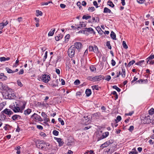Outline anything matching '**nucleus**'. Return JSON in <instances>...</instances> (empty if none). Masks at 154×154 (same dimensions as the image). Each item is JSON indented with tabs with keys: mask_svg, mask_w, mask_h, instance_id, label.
I'll list each match as a JSON object with an SVG mask.
<instances>
[{
	"mask_svg": "<svg viewBox=\"0 0 154 154\" xmlns=\"http://www.w3.org/2000/svg\"><path fill=\"white\" fill-rule=\"evenodd\" d=\"M2 112L5 114L8 115L9 116H10L11 115L13 114V112L11 109H6L4 110Z\"/></svg>",
	"mask_w": 154,
	"mask_h": 154,
	"instance_id": "9",
	"label": "nucleus"
},
{
	"mask_svg": "<svg viewBox=\"0 0 154 154\" xmlns=\"http://www.w3.org/2000/svg\"><path fill=\"white\" fill-rule=\"evenodd\" d=\"M116 62L115 61L113 60L112 59L111 60V64L112 66H114L116 64Z\"/></svg>",
	"mask_w": 154,
	"mask_h": 154,
	"instance_id": "57",
	"label": "nucleus"
},
{
	"mask_svg": "<svg viewBox=\"0 0 154 154\" xmlns=\"http://www.w3.org/2000/svg\"><path fill=\"white\" fill-rule=\"evenodd\" d=\"M93 4L94 6H95L96 8H97L98 7V4L97 3V2L96 1H94L93 2Z\"/></svg>",
	"mask_w": 154,
	"mask_h": 154,
	"instance_id": "51",
	"label": "nucleus"
},
{
	"mask_svg": "<svg viewBox=\"0 0 154 154\" xmlns=\"http://www.w3.org/2000/svg\"><path fill=\"white\" fill-rule=\"evenodd\" d=\"M79 26L81 27H85L86 26V24L83 22L82 24H80L79 25Z\"/></svg>",
	"mask_w": 154,
	"mask_h": 154,
	"instance_id": "54",
	"label": "nucleus"
},
{
	"mask_svg": "<svg viewBox=\"0 0 154 154\" xmlns=\"http://www.w3.org/2000/svg\"><path fill=\"white\" fill-rule=\"evenodd\" d=\"M4 25L3 22H2L0 23V29H2L4 27Z\"/></svg>",
	"mask_w": 154,
	"mask_h": 154,
	"instance_id": "48",
	"label": "nucleus"
},
{
	"mask_svg": "<svg viewBox=\"0 0 154 154\" xmlns=\"http://www.w3.org/2000/svg\"><path fill=\"white\" fill-rule=\"evenodd\" d=\"M144 62V60H142L139 61V62H137L136 64L137 65H140L141 66V63H143V62Z\"/></svg>",
	"mask_w": 154,
	"mask_h": 154,
	"instance_id": "43",
	"label": "nucleus"
},
{
	"mask_svg": "<svg viewBox=\"0 0 154 154\" xmlns=\"http://www.w3.org/2000/svg\"><path fill=\"white\" fill-rule=\"evenodd\" d=\"M56 138L57 141L58 143L59 146H61L63 145V142L62 141L61 139L60 138Z\"/></svg>",
	"mask_w": 154,
	"mask_h": 154,
	"instance_id": "21",
	"label": "nucleus"
},
{
	"mask_svg": "<svg viewBox=\"0 0 154 154\" xmlns=\"http://www.w3.org/2000/svg\"><path fill=\"white\" fill-rule=\"evenodd\" d=\"M91 88L93 90H94V89H95L97 90H99L98 86L97 85H93L91 86Z\"/></svg>",
	"mask_w": 154,
	"mask_h": 154,
	"instance_id": "42",
	"label": "nucleus"
},
{
	"mask_svg": "<svg viewBox=\"0 0 154 154\" xmlns=\"http://www.w3.org/2000/svg\"><path fill=\"white\" fill-rule=\"evenodd\" d=\"M148 82V80L147 79H141L139 80L136 81L135 83L136 84H142L143 83H146Z\"/></svg>",
	"mask_w": 154,
	"mask_h": 154,
	"instance_id": "10",
	"label": "nucleus"
},
{
	"mask_svg": "<svg viewBox=\"0 0 154 154\" xmlns=\"http://www.w3.org/2000/svg\"><path fill=\"white\" fill-rule=\"evenodd\" d=\"M106 142L107 143V144H108L107 146H108L109 145H110L113 143V141L112 140H109V141H107Z\"/></svg>",
	"mask_w": 154,
	"mask_h": 154,
	"instance_id": "55",
	"label": "nucleus"
},
{
	"mask_svg": "<svg viewBox=\"0 0 154 154\" xmlns=\"http://www.w3.org/2000/svg\"><path fill=\"white\" fill-rule=\"evenodd\" d=\"M113 89H115L118 92H119L121 91V89L119 88L116 85H114L112 86Z\"/></svg>",
	"mask_w": 154,
	"mask_h": 154,
	"instance_id": "31",
	"label": "nucleus"
},
{
	"mask_svg": "<svg viewBox=\"0 0 154 154\" xmlns=\"http://www.w3.org/2000/svg\"><path fill=\"white\" fill-rule=\"evenodd\" d=\"M8 126H9V125L7 124L5 125V126L3 128L6 131L8 129Z\"/></svg>",
	"mask_w": 154,
	"mask_h": 154,
	"instance_id": "59",
	"label": "nucleus"
},
{
	"mask_svg": "<svg viewBox=\"0 0 154 154\" xmlns=\"http://www.w3.org/2000/svg\"><path fill=\"white\" fill-rule=\"evenodd\" d=\"M107 4L109 6L112 8L114 6V5L113 4L112 2L110 0L108 1Z\"/></svg>",
	"mask_w": 154,
	"mask_h": 154,
	"instance_id": "30",
	"label": "nucleus"
},
{
	"mask_svg": "<svg viewBox=\"0 0 154 154\" xmlns=\"http://www.w3.org/2000/svg\"><path fill=\"white\" fill-rule=\"evenodd\" d=\"M11 108V109H12L13 110V111L15 112H19L20 111L21 112H22V111H20V108L19 107L15 106L14 107L12 106V107Z\"/></svg>",
	"mask_w": 154,
	"mask_h": 154,
	"instance_id": "13",
	"label": "nucleus"
},
{
	"mask_svg": "<svg viewBox=\"0 0 154 154\" xmlns=\"http://www.w3.org/2000/svg\"><path fill=\"white\" fill-rule=\"evenodd\" d=\"M31 110L30 109H28L24 111V114L25 115H28L31 112Z\"/></svg>",
	"mask_w": 154,
	"mask_h": 154,
	"instance_id": "23",
	"label": "nucleus"
},
{
	"mask_svg": "<svg viewBox=\"0 0 154 154\" xmlns=\"http://www.w3.org/2000/svg\"><path fill=\"white\" fill-rule=\"evenodd\" d=\"M41 79L43 82L47 83L51 79L50 75L44 74L42 75Z\"/></svg>",
	"mask_w": 154,
	"mask_h": 154,
	"instance_id": "4",
	"label": "nucleus"
},
{
	"mask_svg": "<svg viewBox=\"0 0 154 154\" xmlns=\"http://www.w3.org/2000/svg\"><path fill=\"white\" fill-rule=\"evenodd\" d=\"M106 45L107 47L108 48H109V49H111L112 47H111V45L110 44L109 42L108 41L106 42Z\"/></svg>",
	"mask_w": 154,
	"mask_h": 154,
	"instance_id": "40",
	"label": "nucleus"
},
{
	"mask_svg": "<svg viewBox=\"0 0 154 154\" xmlns=\"http://www.w3.org/2000/svg\"><path fill=\"white\" fill-rule=\"evenodd\" d=\"M135 63V61L134 60H132L130 61L128 65V67H130L131 65Z\"/></svg>",
	"mask_w": 154,
	"mask_h": 154,
	"instance_id": "34",
	"label": "nucleus"
},
{
	"mask_svg": "<svg viewBox=\"0 0 154 154\" xmlns=\"http://www.w3.org/2000/svg\"><path fill=\"white\" fill-rule=\"evenodd\" d=\"M134 129V127L133 126H131L130 127L129 129H128L130 131H132Z\"/></svg>",
	"mask_w": 154,
	"mask_h": 154,
	"instance_id": "60",
	"label": "nucleus"
},
{
	"mask_svg": "<svg viewBox=\"0 0 154 154\" xmlns=\"http://www.w3.org/2000/svg\"><path fill=\"white\" fill-rule=\"evenodd\" d=\"M36 12L37 14L36 15L37 16H38L39 15L42 16V13L41 11H40L39 10H36Z\"/></svg>",
	"mask_w": 154,
	"mask_h": 154,
	"instance_id": "38",
	"label": "nucleus"
},
{
	"mask_svg": "<svg viewBox=\"0 0 154 154\" xmlns=\"http://www.w3.org/2000/svg\"><path fill=\"white\" fill-rule=\"evenodd\" d=\"M137 79L138 78H136V76H135L134 77V79L133 80H132L131 82V84L134 83V82L136 81L137 80Z\"/></svg>",
	"mask_w": 154,
	"mask_h": 154,
	"instance_id": "58",
	"label": "nucleus"
},
{
	"mask_svg": "<svg viewBox=\"0 0 154 154\" xmlns=\"http://www.w3.org/2000/svg\"><path fill=\"white\" fill-rule=\"evenodd\" d=\"M85 30H87V32H91V33H94V34L95 33V32L94 31L93 29L91 27L85 28Z\"/></svg>",
	"mask_w": 154,
	"mask_h": 154,
	"instance_id": "20",
	"label": "nucleus"
},
{
	"mask_svg": "<svg viewBox=\"0 0 154 154\" xmlns=\"http://www.w3.org/2000/svg\"><path fill=\"white\" fill-rule=\"evenodd\" d=\"M91 18L90 16H87L86 15H84L83 16L82 18L83 19L88 20Z\"/></svg>",
	"mask_w": 154,
	"mask_h": 154,
	"instance_id": "33",
	"label": "nucleus"
},
{
	"mask_svg": "<svg viewBox=\"0 0 154 154\" xmlns=\"http://www.w3.org/2000/svg\"><path fill=\"white\" fill-rule=\"evenodd\" d=\"M84 118L85 119L86 121L85 122V124L86 125L88 124L91 122V117L87 116H84Z\"/></svg>",
	"mask_w": 154,
	"mask_h": 154,
	"instance_id": "14",
	"label": "nucleus"
},
{
	"mask_svg": "<svg viewBox=\"0 0 154 154\" xmlns=\"http://www.w3.org/2000/svg\"><path fill=\"white\" fill-rule=\"evenodd\" d=\"M17 84L20 87H22L23 86V84L20 81H17Z\"/></svg>",
	"mask_w": 154,
	"mask_h": 154,
	"instance_id": "52",
	"label": "nucleus"
},
{
	"mask_svg": "<svg viewBox=\"0 0 154 154\" xmlns=\"http://www.w3.org/2000/svg\"><path fill=\"white\" fill-rule=\"evenodd\" d=\"M59 132L56 130H54L53 131V134L54 135L57 136L59 134Z\"/></svg>",
	"mask_w": 154,
	"mask_h": 154,
	"instance_id": "44",
	"label": "nucleus"
},
{
	"mask_svg": "<svg viewBox=\"0 0 154 154\" xmlns=\"http://www.w3.org/2000/svg\"><path fill=\"white\" fill-rule=\"evenodd\" d=\"M44 145L42 143H38L37 145V146L38 148H41V149H43L44 148Z\"/></svg>",
	"mask_w": 154,
	"mask_h": 154,
	"instance_id": "28",
	"label": "nucleus"
},
{
	"mask_svg": "<svg viewBox=\"0 0 154 154\" xmlns=\"http://www.w3.org/2000/svg\"><path fill=\"white\" fill-rule=\"evenodd\" d=\"M37 127L38 129L40 130H42L43 129L42 126L40 125H37Z\"/></svg>",
	"mask_w": 154,
	"mask_h": 154,
	"instance_id": "64",
	"label": "nucleus"
},
{
	"mask_svg": "<svg viewBox=\"0 0 154 154\" xmlns=\"http://www.w3.org/2000/svg\"><path fill=\"white\" fill-rule=\"evenodd\" d=\"M31 118H33L36 120H38L40 121H42V119L41 117L39 116L37 114L35 113H34L31 116Z\"/></svg>",
	"mask_w": 154,
	"mask_h": 154,
	"instance_id": "8",
	"label": "nucleus"
},
{
	"mask_svg": "<svg viewBox=\"0 0 154 154\" xmlns=\"http://www.w3.org/2000/svg\"><path fill=\"white\" fill-rule=\"evenodd\" d=\"M88 80L91 81L96 82L100 81L104 79V77L103 75H100L95 76H88L87 78Z\"/></svg>",
	"mask_w": 154,
	"mask_h": 154,
	"instance_id": "1",
	"label": "nucleus"
},
{
	"mask_svg": "<svg viewBox=\"0 0 154 154\" xmlns=\"http://www.w3.org/2000/svg\"><path fill=\"white\" fill-rule=\"evenodd\" d=\"M47 53L48 52L47 51H46L45 53V55L44 56V57L43 59V60L44 61H45V59L47 58Z\"/></svg>",
	"mask_w": 154,
	"mask_h": 154,
	"instance_id": "46",
	"label": "nucleus"
},
{
	"mask_svg": "<svg viewBox=\"0 0 154 154\" xmlns=\"http://www.w3.org/2000/svg\"><path fill=\"white\" fill-rule=\"evenodd\" d=\"M7 77L4 75L3 73H1L0 74V79L2 81H5L7 79Z\"/></svg>",
	"mask_w": 154,
	"mask_h": 154,
	"instance_id": "16",
	"label": "nucleus"
},
{
	"mask_svg": "<svg viewBox=\"0 0 154 154\" xmlns=\"http://www.w3.org/2000/svg\"><path fill=\"white\" fill-rule=\"evenodd\" d=\"M137 152L136 151V150H135L134 151H132L131 152H130L129 154H137Z\"/></svg>",
	"mask_w": 154,
	"mask_h": 154,
	"instance_id": "53",
	"label": "nucleus"
},
{
	"mask_svg": "<svg viewBox=\"0 0 154 154\" xmlns=\"http://www.w3.org/2000/svg\"><path fill=\"white\" fill-rule=\"evenodd\" d=\"M85 93L87 97L89 96L91 94V91L90 89H87L85 91Z\"/></svg>",
	"mask_w": 154,
	"mask_h": 154,
	"instance_id": "19",
	"label": "nucleus"
},
{
	"mask_svg": "<svg viewBox=\"0 0 154 154\" xmlns=\"http://www.w3.org/2000/svg\"><path fill=\"white\" fill-rule=\"evenodd\" d=\"M75 47L74 46H71L68 51V55L69 57L72 58L74 57L75 52Z\"/></svg>",
	"mask_w": 154,
	"mask_h": 154,
	"instance_id": "2",
	"label": "nucleus"
},
{
	"mask_svg": "<svg viewBox=\"0 0 154 154\" xmlns=\"http://www.w3.org/2000/svg\"><path fill=\"white\" fill-rule=\"evenodd\" d=\"M60 6L61 8H64L66 7V5L64 4H60Z\"/></svg>",
	"mask_w": 154,
	"mask_h": 154,
	"instance_id": "63",
	"label": "nucleus"
},
{
	"mask_svg": "<svg viewBox=\"0 0 154 154\" xmlns=\"http://www.w3.org/2000/svg\"><path fill=\"white\" fill-rule=\"evenodd\" d=\"M63 36V35L61 34H59L58 36L55 37V39L56 41H58L61 39Z\"/></svg>",
	"mask_w": 154,
	"mask_h": 154,
	"instance_id": "17",
	"label": "nucleus"
},
{
	"mask_svg": "<svg viewBox=\"0 0 154 154\" xmlns=\"http://www.w3.org/2000/svg\"><path fill=\"white\" fill-rule=\"evenodd\" d=\"M24 72L23 69H21L17 73V74L18 75H22L23 74Z\"/></svg>",
	"mask_w": 154,
	"mask_h": 154,
	"instance_id": "47",
	"label": "nucleus"
},
{
	"mask_svg": "<svg viewBox=\"0 0 154 154\" xmlns=\"http://www.w3.org/2000/svg\"><path fill=\"white\" fill-rule=\"evenodd\" d=\"M149 115H151L152 116V118H153L154 116L153 114L154 113V109L152 108L149 111Z\"/></svg>",
	"mask_w": 154,
	"mask_h": 154,
	"instance_id": "25",
	"label": "nucleus"
},
{
	"mask_svg": "<svg viewBox=\"0 0 154 154\" xmlns=\"http://www.w3.org/2000/svg\"><path fill=\"white\" fill-rule=\"evenodd\" d=\"M154 119L152 118V116L151 115L148 116H145L143 121H144L143 123L144 124H149L150 123H153Z\"/></svg>",
	"mask_w": 154,
	"mask_h": 154,
	"instance_id": "3",
	"label": "nucleus"
},
{
	"mask_svg": "<svg viewBox=\"0 0 154 154\" xmlns=\"http://www.w3.org/2000/svg\"><path fill=\"white\" fill-rule=\"evenodd\" d=\"M122 119L121 117L120 116H117V120L118 121V122L120 121Z\"/></svg>",
	"mask_w": 154,
	"mask_h": 154,
	"instance_id": "62",
	"label": "nucleus"
},
{
	"mask_svg": "<svg viewBox=\"0 0 154 154\" xmlns=\"http://www.w3.org/2000/svg\"><path fill=\"white\" fill-rule=\"evenodd\" d=\"M109 133L108 132H106L105 133H103L102 136L99 138V139L98 140V141H99L100 140L103 139L107 137L109 135Z\"/></svg>",
	"mask_w": 154,
	"mask_h": 154,
	"instance_id": "15",
	"label": "nucleus"
},
{
	"mask_svg": "<svg viewBox=\"0 0 154 154\" xmlns=\"http://www.w3.org/2000/svg\"><path fill=\"white\" fill-rule=\"evenodd\" d=\"M55 31V29H54L53 30L51 29L50 31L48 33V35L49 36H52L53 35L54 32Z\"/></svg>",
	"mask_w": 154,
	"mask_h": 154,
	"instance_id": "27",
	"label": "nucleus"
},
{
	"mask_svg": "<svg viewBox=\"0 0 154 154\" xmlns=\"http://www.w3.org/2000/svg\"><path fill=\"white\" fill-rule=\"evenodd\" d=\"M77 5L79 7L80 9H81V8H82L81 6V3L80 2H77Z\"/></svg>",
	"mask_w": 154,
	"mask_h": 154,
	"instance_id": "56",
	"label": "nucleus"
},
{
	"mask_svg": "<svg viewBox=\"0 0 154 154\" xmlns=\"http://www.w3.org/2000/svg\"><path fill=\"white\" fill-rule=\"evenodd\" d=\"M154 58V55H151L146 59V62L149 64L153 65L154 64V61L152 60Z\"/></svg>",
	"mask_w": 154,
	"mask_h": 154,
	"instance_id": "5",
	"label": "nucleus"
},
{
	"mask_svg": "<svg viewBox=\"0 0 154 154\" xmlns=\"http://www.w3.org/2000/svg\"><path fill=\"white\" fill-rule=\"evenodd\" d=\"M95 8L94 7H89L88 8V10L91 12H92L95 10Z\"/></svg>",
	"mask_w": 154,
	"mask_h": 154,
	"instance_id": "39",
	"label": "nucleus"
},
{
	"mask_svg": "<svg viewBox=\"0 0 154 154\" xmlns=\"http://www.w3.org/2000/svg\"><path fill=\"white\" fill-rule=\"evenodd\" d=\"M137 2L140 4H142L144 2V0H137Z\"/></svg>",
	"mask_w": 154,
	"mask_h": 154,
	"instance_id": "61",
	"label": "nucleus"
},
{
	"mask_svg": "<svg viewBox=\"0 0 154 154\" xmlns=\"http://www.w3.org/2000/svg\"><path fill=\"white\" fill-rule=\"evenodd\" d=\"M103 12L104 13H110L112 12L109 9L105 7L104 8Z\"/></svg>",
	"mask_w": 154,
	"mask_h": 154,
	"instance_id": "26",
	"label": "nucleus"
},
{
	"mask_svg": "<svg viewBox=\"0 0 154 154\" xmlns=\"http://www.w3.org/2000/svg\"><path fill=\"white\" fill-rule=\"evenodd\" d=\"M10 59V58L9 57H0V61L1 62L9 60Z\"/></svg>",
	"mask_w": 154,
	"mask_h": 154,
	"instance_id": "18",
	"label": "nucleus"
},
{
	"mask_svg": "<svg viewBox=\"0 0 154 154\" xmlns=\"http://www.w3.org/2000/svg\"><path fill=\"white\" fill-rule=\"evenodd\" d=\"M107 145V143L106 142L103 144H102L100 146V147L101 148H103L104 147H106L107 146H108Z\"/></svg>",
	"mask_w": 154,
	"mask_h": 154,
	"instance_id": "35",
	"label": "nucleus"
},
{
	"mask_svg": "<svg viewBox=\"0 0 154 154\" xmlns=\"http://www.w3.org/2000/svg\"><path fill=\"white\" fill-rule=\"evenodd\" d=\"M11 119L14 121H16L21 119L20 116L17 115H14L11 117Z\"/></svg>",
	"mask_w": 154,
	"mask_h": 154,
	"instance_id": "12",
	"label": "nucleus"
},
{
	"mask_svg": "<svg viewBox=\"0 0 154 154\" xmlns=\"http://www.w3.org/2000/svg\"><path fill=\"white\" fill-rule=\"evenodd\" d=\"M89 50L90 51H93L95 53H97L98 52V48L97 47L94 45V47L89 46L88 47Z\"/></svg>",
	"mask_w": 154,
	"mask_h": 154,
	"instance_id": "6",
	"label": "nucleus"
},
{
	"mask_svg": "<svg viewBox=\"0 0 154 154\" xmlns=\"http://www.w3.org/2000/svg\"><path fill=\"white\" fill-rule=\"evenodd\" d=\"M5 70L8 73H13V71L8 67H6L5 68Z\"/></svg>",
	"mask_w": 154,
	"mask_h": 154,
	"instance_id": "29",
	"label": "nucleus"
},
{
	"mask_svg": "<svg viewBox=\"0 0 154 154\" xmlns=\"http://www.w3.org/2000/svg\"><path fill=\"white\" fill-rule=\"evenodd\" d=\"M90 69L92 72H94L96 70V68L94 66H91L90 67Z\"/></svg>",
	"mask_w": 154,
	"mask_h": 154,
	"instance_id": "41",
	"label": "nucleus"
},
{
	"mask_svg": "<svg viewBox=\"0 0 154 154\" xmlns=\"http://www.w3.org/2000/svg\"><path fill=\"white\" fill-rule=\"evenodd\" d=\"M41 115L44 118H46V117H47V115L44 112H42V113Z\"/></svg>",
	"mask_w": 154,
	"mask_h": 154,
	"instance_id": "49",
	"label": "nucleus"
},
{
	"mask_svg": "<svg viewBox=\"0 0 154 154\" xmlns=\"http://www.w3.org/2000/svg\"><path fill=\"white\" fill-rule=\"evenodd\" d=\"M122 72L121 75L122 77L125 78V70L124 67H122Z\"/></svg>",
	"mask_w": 154,
	"mask_h": 154,
	"instance_id": "22",
	"label": "nucleus"
},
{
	"mask_svg": "<svg viewBox=\"0 0 154 154\" xmlns=\"http://www.w3.org/2000/svg\"><path fill=\"white\" fill-rule=\"evenodd\" d=\"M58 121L60 122L61 124L62 125H63L64 124V121L62 119L60 118H59L58 119Z\"/></svg>",
	"mask_w": 154,
	"mask_h": 154,
	"instance_id": "36",
	"label": "nucleus"
},
{
	"mask_svg": "<svg viewBox=\"0 0 154 154\" xmlns=\"http://www.w3.org/2000/svg\"><path fill=\"white\" fill-rule=\"evenodd\" d=\"M73 46H75V50L76 48L78 50H79L82 47V44L79 42H76L75 44V45Z\"/></svg>",
	"mask_w": 154,
	"mask_h": 154,
	"instance_id": "11",
	"label": "nucleus"
},
{
	"mask_svg": "<svg viewBox=\"0 0 154 154\" xmlns=\"http://www.w3.org/2000/svg\"><path fill=\"white\" fill-rule=\"evenodd\" d=\"M80 83V81L79 79H76L74 82V83L75 85H78Z\"/></svg>",
	"mask_w": 154,
	"mask_h": 154,
	"instance_id": "45",
	"label": "nucleus"
},
{
	"mask_svg": "<svg viewBox=\"0 0 154 154\" xmlns=\"http://www.w3.org/2000/svg\"><path fill=\"white\" fill-rule=\"evenodd\" d=\"M70 37V35L69 34L67 35L65 37V41L66 43H67V42L68 41L69 38Z\"/></svg>",
	"mask_w": 154,
	"mask_h": 154,
	"instance_id": "32",
	"label": "nucleus"
},
{
	"mask_svg": "<svg viewBox=\"0 0 154 154\" xmlns=\"http://www.w3.org/2000/svg\"><path fill=\"white\" fill-rule=\"evenodd\" d=\"M115 151L114 149L107 148L104 149L103 154H111Z\"/></svg>",
	"mask_w": 154,
	"mask_h": 154,
	"instance_id": "7",
	"label": "nucleus"
},
{
	"mask_svg": "<svg viewBox=\"0 0 154 154\" xmlns=\"http://www.w3.org/2000/svg\"><path fill=\"white\" fill-rule=\"evenodd\" d=\"M110 36L111 38L114 40L116 39V35L115 33L112 31L111 32L110 34Z\"/></svg>",
	"mask_w": 154,
	"mask_h": 154,
	"instance_id": "24",
	"label": "nucleus"
},
{
	"mask_svg": "<svg viewBox=\"0 0 154 154\" xmlns=\"http://www.w3.org/2000/svg\"><path fill=\"white\" fill-rule=\"evenodd\" d=\"M123 46L125 49H127L128 48V46L126 45V42L125 41H123L122 43Z\"/></svg>",
	"mask_w": 154,
	"mask_h": 154,
	"instance_id": "37",
	"label": "nucleus"
},
{
	"mask_svg": "<svg viewBox=\"0 0 154 154\" xmlns=\"http://www.w3.org/2000/svg\"><path fill=\"white\" fill-rule=\"evenodd\" d=\"M111 79V76L109 75H107L106 77V78L105 79V80L107 81H109Z\"/></svg>",
	"mask_w": 154,
	"mask_h": 154,
	"instance_id": "50",
	"label": "nucleus"
}]
</instances>
